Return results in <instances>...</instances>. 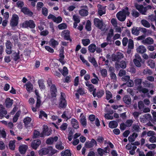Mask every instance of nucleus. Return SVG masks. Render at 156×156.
I'll return each instance as SVG.
<instances>
[{
  "label": "nucleus",
  "instance_id": "obj_1",
  "mask_svg": "<svg viewBox=\"0 0 156 156\" xmlns=\"http://www.w3.org/2000/svg\"><path fill=\"white\" fill-rule=\"evenodd\" d=\"M129 14L128 8L126 7L117 13L116 17L119 21H124L126 20V16H129Z\"/></svg>",
  "mask_w": 156,
  "mask_h": 156
},
{
  "label": "nucleus",
  "instance_id": "obj_2",
  "mask_svg": "<svg viewBox=\"0 0 156 156\" xmlns=\"http://www.w3.org/2000/svg\"><path fill=\"white\" fill-rule=\"evenodd\" d=\"M141 80L140 79H137L135 80V83L139 86L137 87V89L140 92H142L145 94H146L147 96H148V94L147 93L148 92V90L145 88H143L140 85V84H141Z\"/></svg>",
  "mask_w": 156,
  "mask_h": 156
},
{
  "label": "nucleus",
  "instance_id": "obj_3",
  "mask_svg": "<svg viewBox=\"0 0 156 156\" xmlns=\"http://www.w3.org/2000/svg\"><path fill=\"white\" fill-rule=\"evenodd\" d=\"M136 8L142 14L145 15L147 9H151L152 7L150 5H148L146 7H144L142 5H137Z\"/></svg>",
  "mask_w": 156,
  "mask_h": 156
},
{
  "label": "nucleus",
  "instance_id": "obj_4",
  "mask_svg": "<svg viewBox=\"0 0 156 156\" xmlns=\"http://www.w3.org/2000/svg\"><path fill=\"white\" fill-rule=\"evenodd\" d=\"M94 23L96 27L101 30H103L105 28V26L102 20L98 18H95L94 19Z\"/></svg>",
  "mask_w": 156,
  "mask_h": 156
},
{
  "label": "nucleus",
  "instance_id": "obj_5",
  "mask_svg": "<svg viewBox=\"0 0 156 156\" xmlns=\"http://www.w3.org/2000/svg\"><path fill=\"white\" fill-rule=\"evenodd\" d=\"M22 27L25 28L30 27V28H34L35 27V24L32 20L26 21L22 24Z\"/></svg>",
  "mask_w": 156,
  "mask_h": 156
},
{
  "label": "nucleus",
  "instance_id": "obj_6",
  "mask_svg": "<svg viewBox=\"0 0 156 156\" xmlns=\"http://www.w3.org/2000/svg\"><path fill=\"white\" fill-rule=\"evenodd\" d=\"M86 85L88 87V89L90 92H93L92 94L94 97L96 96V89L94 88V86L90 84L89 82L87 81L85 82Z\"/></svg>",
  "mask_w": 156,
  "mask_h": 156
},
{
  "label": "nucleus",
  "instance_id": "obj_7",
  "mask_svg": "<svg viewBox=\"0 0 156 156\" xmlns=\"http://www.w3.org/2000/svg\"><path fill=\"white\" fill-rule=\"evenodd\" d=\"M18 16L16 14H13L10 21V25L13 27L16 26L18 24Z\"/></svg>",
  "mask_w": 156,
  "mask_h": 156
},
{
  "label": "nucleus",
  "instance_id": "obj_8",
  "mask_svg": "<svg viewBox=\"0 0 156 156\" xmlns=\"http://www.w3.org/2000/svg\"><path fill=\"white\" fill-rule=\"evenodd\" d=\"M65 94L61 93V97L59 102V106L61 108H65L66 105V103L64 98Z\"/></svg>",
  "mask_w": 156,
  "mask_h": 156
},
{
  "label": "nucleus",
  "instance_id": "obj_9",
  "mask_svg": "<svg viewBox=\"0 0 156 156\" xmlns=\"http://www.w3.org/2000/svg\"><path fill=\"white\" fill-rule=\"evenodd\" d=\"M41 143V142L40 140H35L32 142L31 146L33 149L36 150L40 145Z\"/></svg>",
  "mask_w": 156,
  "mask_h": 156
},
{
  "label": "nucleus",
  "instance_id": "obj_10",
  "mask_svg": "<svg viewBox=\"0 0 156 156\" xmlns=\"http://www.w3.org/2000/svg\"><path fill=\"white\" fill-rule=\"evenodd\" d=\"M98 13L100 16H101L102 15L105 13V7L103 6L100 5H98Z\"/></svg>",
  "mask_w": 156,
  "mask_h": 156
},
{
  "label": "nucleus",
  "instance_id": "obj_11",
  "mask_svg": "<svg viewBox=\"0 0 156 156\" xmlns=\"http://www.w3.org/2000/svg\"><path fill=\"white\" fill-rule=\"evenodd\" d=\"M39 154L42 156L48 154L49 153V149L48 147L42 148L38 151Z\"/></svg>",
  "mask_w": 156,
  "mask_h": 156
},
{
  "label": "nucleus",
  "instance_id": "obj_12",
  "mask_svg": "<svg viewBox=\"0 0 156 156\" xmlns=\"http://www.w3.org/2000/svg\"><path fill=\"white\" fill-rule=\"evenodd\" d=\"M80 121L81 124L84 127H85L87 124V119L84 115L82 113L80 116Z\"/></svg>",
  "mask_w": 156,
  "mask_h": 156
},
{
  "label": "nucleus",
  "instance_id": "obj_13",
  "mask_svg": "<svg viewBox=\"0 0 156 156\" xmlns=\"http://www.w3.org/2000/svg\"><path fill=\"white\" fill-rule=\"evenodd\" d=\"M61 36L66 40H70L69 37V32L68 30L63 31L61 33Z\"/></svg>",
  "mask_w": 156,
  "mask_h": 156
},
{
  "label": "nucleus",
  "instance_id": "obj_14",
  "mask_svg": "<svg viewBox=\"0 0 156 156\" xmlns=\"http://www.w3.org/2000/svg\"><path fill=\"white\" fill-rule=\"evenodd\" d=\"M142 43L144 44H151L154 43V40L151 38L148 37L142 41Z\"/></svg>",
  "mask_w": 156,
  "mask_h": 156
},
{
  "label": "nucleus",
  "instance_id": "obj_15",
  "mask_svg": "<svg viewBox=\"0 0 156 156\" xmlns=\"http://www.w3.org/2000/svg\"><path fill=\"white\" fill-rule=\"evenodd\" d=\"M58 139L57 136H55L54 137H50L47 139L46 141V143L48 144L51 145L54 142H56Z\"/></svg>",
  "mask_w": 156,
  "mask_h": 156
},
{
  "label": "nucleus",
  "instance_id": "obj_16",
  "mask_svg": "<svg viewBox=\"0 0 156 156\" xmlns=\"http://www.w3.org/2000/svg\"><path fill=\"white\" fill-rule=\"evenodd\" d=\"M28 148V146L26 145H22L20 146L19 147V151L22 154H24Z\"/></svg>",
  "mask_w": 156,
  "mask_h": 156
},
{
  "label": "nucleus",
  "instance_id": "obj_17",
  "mask_svg": "<svg viewBox=\"0 0 156 156\" xmlns=\"http://www.w3.org/2000/svg\"><path fill=\"white\" fill-rule=\"evenodd\" d=\"M87 147L90 148L93 147L94 146L97 145L96 141L94 139H92L89 142H87L85 144Z\"/></svg>",
  "mask_w": 156,
  "mask_h": 156
},
{
  "label": "nucleus",
  "instance_id": "obj_18",
  "mask_svg": "<svg viewBox=\"0 0 156 156\" xmlns=\"http://www.w3.org/2000/svg\"><path fill=\"white\" fill-rule=\"evenodd\" d=\"M71 123L72 126L75 129L79 128V124L78 121L75 119H71Z\"/></svg>",
  "mask_w": 156,
  "mask_h": 156
},
{
  "label": "nucleus",
  "instance_id": "obj_19",
  "mask_svg": "<svg viewBox=\"0 0 156 156\" xmlns=\"http://www.w3.org/2000/svg\"><path fill=\"white\" fill-rule=\"evenodd\" d=\"M57 90L55 86L52 85L51 88V94L52 97H55L56 96Z\"/></svg>",
  "mask_w": 156,
  "mask_h": 156
},
{
  "label": "nucleus",
  "instance_id": "obj_20",
  "mask_svg": "<svg viewBox=\"0 0 156 156\" xmlns=\"http://www.w3.org/2000/svg\"><path fill=\"white\" fill-rule=\"evenodd\" d=\"M136 51L140 53H143L146 51L147 49L143 45L139 46L136 49Z\"/></svg>",
  "mask_w": 156,
  "mask_h": 156
},
{
  "label": "nucleus",
  "instance_id": "obj_21",
  "mask_svg": "<svg viewBox=\"0 0 156 156\" xmlns=\"http://www.w3.org/2000/svg\"><path fill=\"white\" fill-rule=\"evenodd\" d=\"M140 27H134L132 29V33L134 35H138L140 33Z\"/></svg>",
  "mask_w": 156,
  "mask_h": 156
},
{
  "label": "nucleus",
  "instance_id": "obj_22",
  "mask_svg": "<svg viewBox=\"0 0 156 156\" xmlns=\"http://www.w3.org/2000/svg\"><path fill=\"white\" fill-rule=\"evenodd\" d=\"M151 119V115L149 114H146L144 115L143 116V118H140V121L141 122H144L147 119Z\"/></svg>",
  "mask_w": 156,
  "mask_h": 156
},
{
  "label": "nucleus",
  "instance_id": "obj_23",
  "mask_svg": "<svg viewBox=\"0 0 156 156\" xmlns=\"http://www.w3.org/2000/svg\"><path fill=\"white\" fill-rule=\"evenodd\" d=\"M118 125V123L115 121H110L109 123V127L111 128H114L116 127Z\"/></svg>",
  "mask_w": 156,
  "mask_h": 156
},
{
  "label": "nucleus",
  "instance_id": "obj_24",
  "mask_svg": "<svg viewBox=\"0 0 156 156\" xmlns=\"http://www.w3.org/2000/svg\"><path fill=\"white\" fill-rule=\"evenodd\" d=\"M13 104V100L12 99L8 98L6 100L5 104L7 108H9Z\"/></svg>",
  "mask_w": 156,
  "mask_h": 156
},
{
  "label": "nucleus",
  "instance_id": "obj_25",
  "mask_svg": "<svg viewBox=\"0 0 156 156\" xmlns=\"http://www.w3.org/2000/svg\"><path fill=\"white\" fill-rule=\"evenodd\" d=\"M22 11L25 14H27L29 16L32 15L33 13L30 11L26 7H24L21 9Z\"/></svg>",
  "mask_w": 156,
  "mask_h": 156
},
{
  "label": "nucleus",
  "instance_id": "obj_26",
  "mask_svg": "<svg viewBox=\"0 0 156 156\" xmlns=\"http://www.w3.org/2000/svg\"><path fill=\"white\" fill-rule=\"evenodd\" d=\"M26 89L27 91L29 92H31L33 89L32 84L30 82H28L26 84Z\"/></svg>",
  "mask_w": 156,
  "mask_h": 156
},
{
  "label": "nucleus",
  "instance_id": "obj_27",
  "mask_svg": "<svg viewBox=\"0 0 156 156\" xmlns=\"http://www.w3.org/2000/svg\"><path fill=\"white\" fill-rule=\"evenodd\" d=\"M154 12L155 14V16L153 15H150L148 16V19L149 20L151 21L152 22L155 21L156 26V11H154Z\"/></svg>",
  "mask_w": 156,
  "mask_h": 156
},
{
  "label": "nucleus",
  "instance_id": "obj_28",
  "mask_svg": "<svg viewBox=\"0 0 156 156\" xmlns=\"http://www.w3.org/2000/svg\"><path fill=\"white\" fill-rule=\"evenodd\" d=\"M49 44L53 48H54L58 44V42L54 39H51L49 42Z\"/></svg>",
  "mask_w": 156,
  "mask_h": 156
},
{
  "label": "nucleus",
  "instance_id": "obj_29",
  "mask_svg": "<svg viewBox=\"0 0 156 156\" xmlns=\"http://www.w3.org/2000/svg\"><path fill=\"white\" fill-rule=\"evenodd\" d=\"M141 24L144 27L147 28H149L151 25L150 23L147 20H143L141 21Z\"/></svg>",
  "mask_w": 156,
  "mask_h": 156
},
{
  "label": "nucleus",
  "instance_id": "obj_30",
  "mask_svg": "<svg viewBox=\"0 0 156 156\" xmlns=\"http://www.w3.org/2000/svg\"><path fill=\"white\" fill-rule=\"evenodd\" d=\"M107 147H105L104 150L101 148H99L98 150V154L101 156L103 155L105 153H107Z\"/></svg>",
  "mask_w": 156,
  "mask_h": 156
},
{
  "label": "nucleus",
  "instance_id": "obj_31",
  "mask_svg": "<svg viewBox=\"0 0 156 156\" xmlns=\"http://www.w3.org/2000/svg\"><path fill=\"white\" fill-rule=\"evenodd\" d=\"M137 135L136 133H134L132 135L128 137V139L130 142H133L135 140V139L137 137Z\"/></svg>",
  "mask_w": 156,
  "mask_h": 156
},
{
  "label": "nucleus",
  "instance_id": "obj_32",
  "mask_svg": "<svg viewBox=\"0 0 156 156\" xmlns=\"http://www.w3.org/2000/svg\"><path fill=\"white\" fill-rule=\"evenodd\" d=\"M125 103L127 104H129L131 103V99L128 96H125L123 98Z\"/></svg>",
  "mask_w": 156,
  "mask_h": 156
},
{
  "label": "nucleus",
  "instance_id": "obj_33",
  "mask_svg": "<svg viewBox=\"0 0 156 156\" xmlns=\"http://www.w3.org/2000/svg\"><path fill=\"white\" fill-rule=\"evenodd\" d=\"M96 49V46L94 44H91L88 47V50L91 52H94Z\"/></svg>",
  "mask_w": 156,
  "mask_h": 156
},
{
  "label": "nucleus",
  "instance_id": "obj_34",
  "mask_svg": "<svg viewBox=\"0 0 156 156\" xmlns=\"http://www.w3.org/2000/svg\"><path fill=\"white\" fill-rule=\"evenodd\" d=\"M15 140H12L9 142V147L10 149L12 150H14L15 149Z\"/></svg>",
  "mask_w": 156,
  "mask_h": 156
},
{
  "label": "nucleus",
  "instance_id": "obj_35",
  "mask_svg": "<svg viewBox=\"0 0 156 156\" xmlns=\"http://www.w3.org/2000/svg\"><path fill=\"white\" fill-rule=\"evenodd\" d=\"M147 64L151 68H154L155 66V64L154 61L152 60H149L147 62Z\"/></svg>",
  "mask_w": 156,
  "mask_h": 156
},
{
  "label": "nucleus",
  "instance_id": "obj_36",
  "mask_svg": "<svg viewBox=\"0 0 156 156\" xmlns=\"http://www.w3.org/2000/svg\"><path fill=\"white\" fill-rule=\"evenodd\" d=\"M62 156H71V154L69 150H67L65 151H62L61 153Z\"/></svg>",
  "mask_w": 156,
  "mask_h": 156
},
{
  "label": "nucleus",
  "instance_id": "obj_37",
  "mask_svg": "<svg viewBox=\"0 0 156 156\" xmlns=\"http://www.w3.org/2000/svg\"><path fill=\"white\" fill-rule=\"evenodd\" d=\"M48 127L47 125H44L43 126V133L44 134L49 136L50 135V133L48 132Z\"/></svg>",
  "mask_w": 156,
  "mask_h": 156
},
{
  "label": "nucleus",
  "instance_id": "obj_38",
  "mask_svg": "<svg viewBox=\"0 0 156 156\" xmlns=\"http://www.w3.org/2000/svg\"><path fill=\"white\" fill-rule=\"evenodd\" d=\"M79 13L82 16H86L88 15V12L86 10L82 9L80 11Z\"/></svg>",
  "mask_w": 156,
  "mask_h": 156
},
{
  "label": "nucleus",
  "instance_id": "obj_39",
  "mask_svg": "<svg viewBox=\"0 0 156 156\" xmlns=\"http://www.w3.org/2000/svg\"><path fill=\"white\" fill-rule=\"evenodd\" d=\"M59 70L63 76L66 75L68 74V70L66 67L64 66L62 70H61L60 69Z\"/></svg>",
  "mask_w": 156,
  "mask_h": 156
},
{
  "label": "nucleus",
  "instance_id": "obj_40",
  "mask_svg": "<svg viewBox=\"0 0 156 156\" xmlns=\"http://www.w3.org/2000/svg\"><path fill=\"white\" fill-rule=\"evenodd\" d=\"M39 136L43 137V135L42 134H40L38 131L36 130H34V133L33 136V138H36Z\"/></svg>",
  "mask_w": 156,
  "mask_h": 156
},
{
  "label": "nucleus",
  "instance_id": "obj_41",
  "mask_svg": "<svg viewBox=\"0 0 156 156\" xmlns=\"http://www.w3.org/2000/svg\"><path fill=\"white\" fill-rule=\"evenodd\" d=\"M145 146L150 150H153L156 147V144H147L145 145Z\"/></svg>",
  "mask_w": 156,
  "mask_h": 156
},
{
  "label": "nucleus",
  "instance_id": "obj_42",
  "mask_svg": "<svg viewBox=\"0 0 156 156\" xmlns=\"http://www.w3.org/2000/svg\"><path fill=\"white\" fill-rule=\"evenodd\" d=\"M125 85H126L129 87H132L133 85V82L132 80H129L126 83L123 84L122 86Z\"/></svg>",
  "mask_w": 156,
  "mask_h": 156
},
{
  "label": "nucleus",
  "instance_id": "obj_43",
  "mask_svg": "<svg viewBox=\"0 0 156 156\" xmlns=\"http://www.w3.org/2000/svg\"><path fill=\"white\" fill-rule=\"evenodd\" d=\"M49 153L51 155L55 154L57 152V151L56 150L53 149L52 147H48Z\"/></svg>",
  "mask_w": 156,
  "mask_h": 156
},
{
  "label": "nucleus",
  "instance_id": "obj_44",
  "mask_svg": "<svg viewBox=\"0 0 156 156\" xmlns=\"http://www.w3.org/2000/svg\"><path fill=\"white\" fill-rule=\"evenodd\" d=\"M88 60L89 61L92 63L94 66H97V64L96 62L95 61V58L93 57H89L88 58Z\"/></svg>",
  "mask_w": 156,
  "mask_h": 156
},
{
  "label": "nucleus",
  "instance_id": "obj_45",
  "mask_svg": "<svg viewBox=\"0 0 156 156\" xmlns=\"http://www.w3.org/2000/svg\"><path fill=\"white\" fill-rule=\"evenodd\" d=\"M86 28L88 31H90L91 30V23L89 20H88L87 21Z\"/></svg>",
  "mask_w": 156,
  "mask_h": 156
},
{
  "label": "nucleus",
  "instance_id": "obj_46",
  "mask_svg": "<svg viewBox=\"0 0 156 156\" xmlns=\"http://www.w3.org/2000/svg\"><path fill=\"white\" fill-rule=\"evenodd\" d=\"M20 114V111H18L16 114L13 118V122H17L18 120V118Z\"/></svg>",
  "mask_w": 156,
  "mask_h": 156
},
{
  "label": "nucleus",
  "instance_id": "obj_47",
  "mask_svg": "<svg viewBox=\"0 0 156 156\" xmlns=\"http://www.w3.org/2000/svg\"><path fill=\"white\" fill-rule=\"evenodd\" d=\"M106 98L107 100H109L112 97V94L111 92L108 90L106 91Z\"/></svg>",
  "mask_w": 156,
  "mask_h": 156
},
{
  "label": "nucleus",
  "instance_id": "obj_48",
  "mask_svg": "<svg viewBox=\"0 0 156 156\" xmlns=\"http://www.w3.org/2000/svg\"><path fill=\"white\" fill-rule=\"evenodd\" d=\"M31 120V119L30 117H27L24 119L23 122L25 124L27 125L30 123Z\"/></svg>",
  "mask_w": 156,
  "mask_h": 156
},
{
  "label": "nucleus",
  "instance_id": "obj_49",
  "mask_svg": "<svg viewBox=\"0 0 156 156\" xmlns=\"http://www.w3.org/2000/svg\"><path fill=\"white\" fill-rule=\"evenodd\" d=\"M90 41L88 39H83L82 43L83 45L84 46H87L90 43Z\"/></svg>",
  "mask_w": 156,
  "mask_h": 156
},
{
  "label": "nucleus",
  "instance_id": "obj_50",
  "mask_svg": "<svg viewBox=\"0 0 156 156\" xmlns=\"http://www.w3.org/2000/svg\"><path fill=\"white\" fill-rule=\"evenodd\" d=\"M58 27L60 30H63L67 28V26L66 24L62 23L59 25L58 26Z\"/></svg>",
  "mask_w": 156,
  "mask_h": 156
},
{
  "label": "nucleus",
  "instance_id": "obj_51",
  "mask_svg": "<svg viewBox=\"0 0 156 156\" xmlns=\"http://www.w3.org/2000/svg\"><path fill=\"white\" fill-rule=\"evenodd\" d=\"M133 61L134 64L136 66L139 67L141 66L140 62H141V61H140V60L136 59H134Z\"/></svg>",
  "mask_w": 156,
  "mask_h": 156
},
{
  "label": "nucleus",
  "instance_id": "obj_52",
  "mask_svg": "<svg viewBox=\"0 0 156 156\" xmlns=\"http://www.w3.org/2000/svg\"><path fill=\"white\" fill-rule=\"evenodd\" d=\"M62 21V18L61 16H58L57 17H56L55 16L53 21L57 23H58L61 22Z\"/></svg>",
  "mask_w": 156,
  "mask_h": 156
},
{
  "label": "nucleus",
  "instance_id": "obj_53",
  "mask_svg": "<svg viewBox=\"0 0 156 156\" xmlns=\"http://www.w3.org/2000/svg\"><path fill=\"white\" fill-rule=\"evenodd\" d=\"M55 147L57 149L59 150H62L64 148V146L62 145V142L57 144L56 145Z\"/></svg>",
  "mask_w": 156,
  "mask_h": 156
},
{
  "label": "nucleus",
  "instance_id": "obj_54",
  "mask_svg": "<svg viewBox=\"0 0 156 156\" xmlns=\"http://www.w3.org/2000/svg\"><path fill=\"white\" fill-rule=\"evenodd\" d=\"M131 14L132 16L135 18L138 17L139 15V12L135 10H132Z\"/></svg>",
  "mask_w": 156,
  "mask_h": 156
},
{
  "label": "nucleus",
  "instance_id": "obj_55",
  "mask_svg": "<svg viewBox=\"0 0 156 156\" xmlns=\"http://www.w3.org/2000/svg\"><path fill=\"white\" fill-rule=\"evenodd\" d=\"M62 118L64 119L66 118H69L70 117L68 115V112L65 111V112L62 115Z\"/></svg>",
  "mask_w": 156,
  "mask_h": 156
},
{
  "label": "nucleus",
  "instance_id": "obj_56",
  "mask_svg": "<svg viewBox=\"0 0 156 156\" xmlns=\"http://www.w3.org/2000/svg\"><path fill=\"white\" fill-rule=\"evenodd\" d=\"M128 48L130 49H133V42L132 40L129 39L128 43Z\"/></svg>",
  "mask_w": 156,
  "mask_h": 156
},
{
  "label": "nucleus",
  "instance_id": "obj_57",
  "mask_svg": "<svg viewBox=\"0 0 156 156\" xmlns=\"http://www.w3.org/2000/svg\"><path fill=\"white\" fill-rule=\"evenodd\" d=\"M137 147L136 146H133L132 147L130 150H129V154L132 155H133L135 154V150L136 149Z\"/></svg>",
  "mask_w": 156,
  "mask_h": 156
},
{
  "label": "nucleus",
  "instance_id": "obj_58",
  "mask_svg": "<svg viewBox=\"0 0 156 156\" xmlns=\"http://www.w3.org/2000/svg\"><path fill=\"white\" fill-rule=\"evenodd\" d=\"M111 22L112 25L115 27L117 26V20L116 19L112 18L111 19Z\"/></svg>",
  "mask_w": 156,
  "mask_h": 156
},
{
  "label": "nucleus",
  "instance_id": "obj_59",
  "mask_svg": "<svg viewBox=\"0 0 156 156\" xmlns=\"http://www.w3.org/2000/svg\"><path fill=\"white\" fill-rule=\"evenodd\" d=\"M80 58L83 63L85 64L87 66H89V63L85 59L84 57L82 55H80Z\"/></svg>",
  "mask_w": 156,
  "mask_h": 156
},
{
  "label": "nucleus",
  "instance_id": "obj_60",
  "mask_svg": "<svg viewBox=\"0 0 156 156\" xmlns=\"http://www.w3.org/2000/svg\"><path fill=\"white\" fill-rule=\"evenodd\" d=\"M43 117L47 118V115L43 111H41L40 112L39 118H42Z\"/></svg>",
  "mask_w": 156,
  "mask_h": 156
},
{
  "label": "nucleus",
  "instance_id": "obj_61",
  "mask_svg": "<svg viewBox=\"0 0 156 156\" xmlns=\"http://www.w3.org/2000/svg\"><path fill=\"white\" fill-rule=\"evenodd\" d=\"M38 84L40 88L41 89H44L45 88V86L42 80H39L38 81Z\"/></svg>",
  "mask_w": 156,
  "mask_h": 156
},
{
  "label": "nucleus",
  "instance_id": "obj_62",
  "mask_svg": "<svg viewBox=\"0 0 156 156\" xmlns=\"http://www.w3.org/2000/svg\"><path fill=\"white\" fill-rule=\"evenodd\" d=\"M68 125L66 123H64L62 124L60 126V129L62 130H65L67 128Z\"/></svg>",
  "mask_w": 156,
  "mask_h": 156
},
{
  "label": "nucleus",
  "instance_id": "obj_63",
  "mask_svg": "<svg viewBox=\"0 0 156 156\" xmlns=\"http://www.w3.org/2000/svg\"><path fill=\"white\" fill-rule=\"evenodd\" d=\"M73 19L74 22H76L77 23H79L80 22V20L78 16L74 15L73 16Z\"/></svg>",
  "mask_w": 156,
  "mask_h": 156
},
{
  "label": "nucleus",
  "instance_id": "obj_64",
  "mask_svg": "<svg viewBox=\"0 0 156 156\" xmlns=\"http://www.w3.org/2000/svg\"><path fill=\"white\" fill-rule=\"evenodd\" d=\"M104 117L105 119L108 120H112L113 118L112 116L110 114L108 113L105 114Z\"/></svg>",
  "mask_w": 156,
  "mask_h": 156
}]
</instances>
